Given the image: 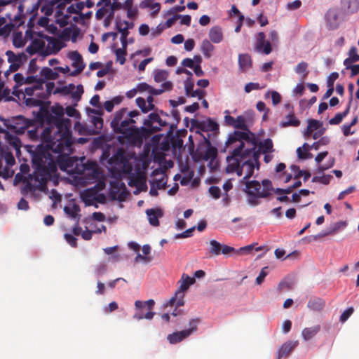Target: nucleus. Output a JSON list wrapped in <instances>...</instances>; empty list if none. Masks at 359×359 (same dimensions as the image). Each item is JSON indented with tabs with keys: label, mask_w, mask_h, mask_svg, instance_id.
<instances>
[{
	"label": "nucleus",
	"mask_w": 359,
	"mask_h": 359,
	"mask_svg": "<svg viewBox=\"0 0 359 359\" xmlns=\"http://www.w3.org/2000/svg\"><path fill=\"white\" fill-rule=\"evenodd\" d=\"M333 177L331 175H324L323 176H315L312 178V182H318L325 185L330 184Z\"/></svg>",
	"instance_id": "a19ab883"
},
{
	"label": "nucleus",
	"mask_w": 359,
	"mask_h": 359,
	"mask_svg": "<svg viewBox=\"0 0 359 359\" xmlns=\"http://www.w3.org/2000/svg\"><path fill=\"white\" fill-rule=\"evenodd\" d=\"M348 55L350 60H351L354 62L359 61V55L357 53V48L355 46H353L350 48Z\"/></svg>",
	"instance_id": "13d9d810"
},
{
	"label": "nucleus",
	"mask_w": 359,
	"mask_h": 359,
	"mask_svg": "<svg viewBox=\"0 0 359 359\" xmlns=\"http://www.w3.org/2000/svg\"><path fill=\"white\" fill-rule=\"evenodd\" d=\"M210 252L215 255H219L221 254L222 245L215 240H211L210 241Z\"/></svg>",
	"instance_id": "79ce46f5"
},
{
	"label": "nucleus",
	"mask_w": 359,
	"mask_h": 359,
	"mask_svg": "<svg viewBox=\"0 0 359 359\" xmlns=\"http://www.w3.org/2000/svg\"><path fill=\"white\" fill-rule=\"evenodd\" d=\"M69 57L72 60V67L75 68L70 75L76 76L79 74L85 68L82 56L78 51H72L69 54Z\"/></svg>",
	"instance_id": "2eb2a0df"
},
{
	"label": "nucleus",
	"mask_w": 359,
	"mask_h": 359,
	"mask_svg": "<svg viewBox=\"0 0 359 359\" xmlns=\"http://www.w3.org/2000/svg\"><path fill=\"white\" fill-rule=\"evenodd\" d=\"M168 77V73L164 70H156L154 72V81L160 83L165 81Z\"/></svg>",
	"instance_id": "de8ad7c7"
},
{
	"label": "nucleus",
	"mask_w": 359,
	"mask_h": 359,
	"mask_svg": "<svg viewBox=\"0 0 359 359\" xmlns=\"http://www.w3.org/2000/svg\"><path fill=\"white\" fill-rule=\"evenodd\" d=\"M155 305V302L153 299H149L147 301L136 300L135 302V313L133 315V318L137 320L142 319L151 320L154 318L155 312L152 310Z\"/></svg>",
	"instance_id": "0eeeda50"
},
{
	"label": "nucleus",
	"mask_w": 359,
	"mask_h": 359,
	"mask_svg": "<svg viewBox=\"0 0 359 359\" xmlns=\"http://www.w3.org/2000/svg\"><path fill=\"white\" fill-rule=\"evenodd\" d=\"M325 305V301L319 297H313L309 299L307 307L311 310L320 311Z\"/></svg>",
	"instance_id": "393cba45"
},
{
	"label": "nucleus",
	"mask_w": 359,
	"mask_h": 359,
	"mask_svg": "<svg viewBox=\"0 0 359 359\" xmlns=\"http://www.w3.org/2000/svg\"><path fill=\"white\" fill-rule=\"evenodd\" d=\"M196 280L194 278H191L188 275L183 274L180 280V287L176 291V295L180 297V299L178 302L179 306H184V291L188 290V288L193 284H194Z\"/></svg>",
	"instance_id": "f8f14e48"
},
{
	"label": "nucleus",
	"mask_w": 359,
	"mask_h": 359,
	"mask_svg": "<svg viewBox=\"0 0 359 359\" xmlns=\"http://www.w3.org/2000/svg\"><path fill=\"white\" fill-rule=\"evenodd\" d=\"M297 154L298 158L300 159L304 160V159L311 158L312 157V154L309 153V151L304 152L302 150L301 147L297 148Z\"/></svg>",
	"instance_id": "69168bd1"
},
{
	"label": "nucleus",
	"mask_w": 359,
	"mask_h": 359,
	"mask_svg": "<svg viewBox=\"0 0 359 359\" xmlns=\"http://www.w3.org/2000/svg\"><path fill=\"white\" fill-rule=\"evenodd\" d=\"M40 123H53L55 130L53 137L51 130L47 127L43 130L41 139L44 144L38 145L32 151V167L34 168L36 181L45 184L51 174L57 170L54 157L50 153L51 150L58 154L57 163L62 170H66L72 166V161L69 156L72 152V137L70 130L71 123L69 119L54 118L46 109H40L36 116Z\"/></svg>",
	"instance_id": "f257e3e1"
},
{
	"label": "nucleus",
	"mask_w": 359,
	"mask_h": 359,
	"mask_svg": "<svg viewBox=\"0 0 359 359\" xmlns=\"http://www.w3.org/2000/svg\"><path fill=\"white\" fill-rule=\"evenodd\" d=\"M25 0H18L16 1H13V3H18L19 5L18 6V13L14 17V22H15V25L18 24V26H20L24 23L23 19L25 18V14L24 13L25 10Z\"/></svg>",
	"instance_id": "b1692460"
},
{
	"label": "nucleus",
	"mask_w": 359,
	"mask_h": 359,
	"mask_svg": "<svg viewBox=\"0 0 359 359\" xmlns=\"http://www.w3.org/2000/svg\"><path fill=\"white\" fill-rule=\"evenodd\" d=\"M320 327L317 325L310 327L304 328L302 332V336L305 341H308L313 338L320 331Z\"/></svg>",
	"instance_id": "a878e982"
},
{
	"label": "nucleus",
	"mask_w": 359,
	"mask_h": 359,
	"mask_svg": "<svg viewBox=\"0 0 359 359\" xmlns=\"http://www.w3.org/2000/svg\"><path fill=\"white\" fill-rule=\"evenodd\" d=\"M194 83L191 78H188L184 81V89L187 95H189V94L194 90Z\"/></svg>",
	"instance_id": "3c124183"
},
{
	"label": "nucleus",
	"mask_w": 359,
	"mask_h": 359,
	"mask_svg": "<svg viewBox=\"0 0 359 359\" xmlns=\"http://www.w3.org/2000/svg\"><path fill=\"white\" fill-rule=\"evenodd\" d=\"M116 61L120 63V65H124L126 62V55H127L126 50L117 48L115 51Z\"/></svg>",
	"instance_id": "a18cd8bd"
},
{
	"label": "nucleus",
	"mask_w": 359,
	"mask_h": 359,
	"mask_svg": "<svg viewBox=\"0 0 359 359\" xmlns=\"http://www.w3.org/2000/svg\"><path fill=\"white\" fill-rule=\"evenodd\" d=\"M322 126V123L315 119H310L308 121L309 130H316Z\"/></svg>",
	"instance_id": "5fc2aeb1"
},
{
	"label": "nucleus",
	"mask_w": 359,
	"mask_h": 359,
	"mask_svg": "<svg viewBox=\"0 0 359 359\" xmlns=\"http://www.w3.org/2000/svg\"><path fill=\"white\" fill-rule=\"evenodd\" d=\"M4 123L11 131L16 134H23L25 130L34 123V121L25 118L23 116L19 115L11 118L4 119Z\"/></svg>",
	"instance_id": "423d86ee"
},
{
	"label": "nucleus",
	"mask_w": 359,
	"mask_h": 359,
	"mask_svg": "<svg viewBox=\"0 0 359 359\" xmlns=\"http://www.w3.org/2000/svg\"><path fill=\"white\" fill-rule=\"evenodd\" d=\"M209 38L213 43L221 42L223 39L222 29L218 26L212 27L209 32Z\"/></svg>",
	"instance_id": "bb28decb"
},
{
	"label": "nucleus",
	"mask_w": 359,
	"mask_h": 359,
	"mask_svg": "<svg viewBox=\"0 0 359 359\" xmlns=\"http://www.w3.org/2000/svg\"><path fill=\"white\" fill-rule=\"evenodd\" d=\"M297 345V341H287L283 344L278 352L277 359L288 356Z\"/></svg>",
	"instance_id": "6ab92c4d"
},
{
	"label": "nucleus",
	"mask_w": 359,
	"mask_h": 359,
	"mask_svg": "<svg viewBox=\"0 0 359 359\" xmlns=\"http://www.w3.org/2000/svg\"><path fill=\"white\" fill-rule=\"evenodd\" d=\"M39 98L31 97H25V99H22L23 100V102L25 104L27 107H40L43 104L42 100Z\"/></svg>",
	"instance_id": "e433bc0d"
},
{
	"label": "nucleus",
	"mask_w": 359,
	"mask_h": 359,
	"mask_svg": "<svg viewBox=\"0 0 359 359\" xmlns=\"http://www.w3.org/2000/svg\"><path fill=\"white\" fill-rule=\"evenodd\" d=\"M30 10L31 9H29V8L27 9V13L32 15L31 18H29V20L27 22L28 29L25 32V35H26L27 38H28V39L33 38L34 32L32 31V29L34 26V21H35L36 17L37 15V12L30 13Z\"/></svg>",
	"instance_id": "cd10ccee"
},
{
	"label": "nucleus",
	"mask_w": 359,
	"mask_h": 359,
	"mask_svg": "<svg viewBox=\"0 0 359 359\" xmlns=\"http://www.w3.org/2000/svg\"><path fill=\"white\" fill-rule=\"evenodd\" d=\"M83 201L87 205H91L95 200V192L92 190H86L81 195Z\"/></svg>",
	"instance_id": "58836bf2"
},
{
	"label": "nucleus",
	"mask_w": 359,
	"mask_h": 359,
	"mask_svg": "<svg viewBox=\"0 0 359 359\" xmlns=\"http://www.w3.org/2000/svg\"><path fill=\"white\" fill-rule=\"evenodd\" d=\"M209 192L212 196V197H214L216 199H217L220 197L221 191L218 187H215V186L210 187L209 188Z\"/></svg>",
	"instance_id": "774afa93"
},
{
	"label": "nucleus",
	"mask_w": 359,
	"mask_h": 359,
	"mask_svg": "<svg viewBox=\"0 0 359 359\" xmlns=\"http://www.w3.org/2000/svg\"><path fill=\"white\" fill-rule=\"evenodd\" d=\"M346 222H338L334 224V225L331 227H330V233H332V235H334L337 233L341 228H344L346 226Z\"/></svg>",
	"instance_id": "8fccbe9b"
},
{
	"label": "nucleus",
	"mask_w": 359,
	"mask_h": 359,
	"mask_svg": "<svg viewBox=\"0 0 359 359\" xmlns=\"http://www.w3.org/2000/svg\"><path fill=\"white\" fill-rule=\"evenodd\" d=\"M194 126L197 129L203 132H217L219 130V125L211 118L202 121H195Z\"/></svg>",
	"instance_id": "dca6fc26"
},
{
	"label": "nucleus",
	"mask_w": 359,
	"mask_h": 359,
	"mask_svg": "<svg viewBox=\"0 0 359 359\" xmlns=\"http://www.w3.org/2000/svg\"><path fill=\"white\" fill-rule=\"evenodd\" d=\"M326 18L331 25H332L334 27H337L339 14L335 9L329 10L326 14Z\"/></svg>",
	"instance_id": "c9c22d12"
},
{
	"label": "nucleus",
	"mask_w": 359,
	"mask_h": 359,
	"mask_svg": "<svg viewBox=\"0 0 359 359\" xmlns=\"http://www.w3.org/2000/svg\"><path fill=\"white\" fill-rule=\"evenodd\" d=\"M14 81L16 83V86H15L16 89L18 88V86H22V84H25V77L24 76L20 73H16L14 75Z\"/></svg>",
	"instance_id": "338daca9"
},
{
	"label": "nucleus",
	"mask_w": 359,
	"mask_h": 359,
	"mask_svg": "<svg viewBox=\"0 0 359 359\" xmlns=\"http://www.w3.org/2000/svg\"><path fill=\"white\" fill-rule=\"evenodd\" d=\"M59 74L57 72L53 71L49 67H43L40 71V78L38 82H42L41 86L46 83L47 80H55L58 78Z\"/></svg>",
	"instance_id": "f3484780"
},
{
	"label": "nucleus",
	"mask_w": 359,
	"mask_h": 359,
	"mask_svg": "<svg viewBox=\"0 0 359 359\" xmlns=\"http://www.w3.org/2000/svg\"><path fill=\"white\" fill-rule=\"evenodd\" d=\"M87 113L90 118V121L93 124V128L89 129L88 134L89 135H97L100 134L103 128V111L102 109H95L90 107L86 109Z\"/></svg>",
	"instance_id": "9b49d317"
},
{
	"label": "nucleus",
	"mask_w": 359,
	"mask_h": 359,
	"mask_svg": "<svg viewBox=\"0 0 359 359\" xmlns=\"http://www.w3.org/2000/svg\"><path fill=\"white\" fill-rule=\"evenodd\" d=\"M265 34L262 32L257 35V41L255 46V50L265 55H269L272 51L271 43L265 40Z\"/></svg>",
	"instance_id": "4468645a"
},
{
	"label": "nucleus",
	"mask_w": 359,
	"mask_h": 359,
	"mask_svg": "<svg viewBox=\"0 0 359 359\" xmlns=\"http://www.w3.org/2000/svg\"><path fill=\"white\" fill-rule=\"evenodd\" d=\"M54 4L53 1L46 2L41 7V11L45 14V16H50L53 12Z\"/></svg>",
	"instance_id": "c03bdc74"
},
{
	"label": "nucleus",
	"mask_w": 359,
	"mask_h": 359,
	"mask_svg": "<svg viewBox=\"0 0 359 359\" xmlns=\"http://www.w3.org/2000/svg\"><path fill=\"white\" fill-rule=\"evenodd\" d=\"M136 104L141 109L143 113H147L148 109L147 108L146 101L142 97H137L136 99Z\"/></svg>",
	"instance_id": "052dcab7"
},
{
	"label": "nucleus",
	"mask_w": 359,
	"mask_h": 359,
	"mask_svg": "<svg viewBox=\"0 0 359 359\" xmlns=\"http://www.w3.org/2000/svg\"><path fill=\"white\" fill-rule=\"evenodd\" d=\"M339 78V74L337 72H332L330 74L327 79V87H334V81Z\"/></svg>",
	"instance_id": "680f3d73"
},
{
	"label": "nucleus",
	"mask_w": 359,
	"mask_h": 359,
	"mask_svg": "<svg viewBox=\"0 0 359 359\" xmlns=\"http://www.w3.org/2000/svg\"><path fill=\"white\" fill-rule=\"evenodd\" d=\"M74 89H75V86L74 84L71 83L68 86H65L62 88H56L54 90L53 94L62 93L64 95H69V94H71L72 91Z\"/></svg>",
	"instance_id": "37998d69"
},
{
	"label": "nucleus",
	"mask_w": 359,
	"mask_h": 359,
	"mask_svg": "<svg viewBox=\"0 0 359 359\" xmlns=\"http://www.w3.org/2000/svg\"><path fill=\"white\" fill-rule=\"evenodd\" d=\"M65 238L66 241L73 248H76L77 246V238L70 234V233H65Z\"/></svg>",
	"instance_id": "864d4df0"
},
{
	"label": "nucleus",
	"mask_w": 359,
	"mask_h": 359,
	"mask_svg": "<svg viewBox=\"0 0 359 359\" xmlns=\"http://www.w3.org/2000/svg\"><path fill=\"white\" fill-rule=\"evenodd\" d=\"M245 142L249 144L252 147L242 149V154H246L249 156L251 161L257 165V169L259 168V158L262 151L257 147L258 144V139L252 133H246L241 131H234L231 134L226 142V147L227 148H233L236 144Z\"/></svg>",
	"instance_id": "20e7f679"
},
{
	"label": "nucleus",
	"mask_w": 359,
	"mask_h": 359,
	"mask_svg": "<svg viewBox=\"0 0 359 359\" xmlns=\"http://www.w3.org/2000/svg\"><path fill=\"white\" fill-rule=\"evenodd\" d=\"M200 323L199 318L191 319L189 323V327L182 331L175 332L168 335L167 339L171 344H175L189 337L193 332H196L198 325Z\"/></svg>",
	"instance_id": "1a4fd4ad"
},
{
	"label": "nucleus",
	"mask_w": 359,
	"mask_h": 359,
	"mask_svg": "<svg viewBox=\"0 0 359 359\" xmlns=\"http://www.w3.org/2000/svg\"><path fill=\"white\" fill-rule=\"evenodd\" d=\"M46 92H43L41 90V93H36V97H41V99H45L48 96H49L52 93H53V89L55 88V83L53 82H48L46 84Z\"/></svg>",
	"instance_id": "4c0bfd02"
},
{
	"label": "nucleus",
	"mask_w": 359,
	"mask_h": 359,
	"mask_svg": "<svg viewBox=\"0 0 359 359\" xmlns=\"http://www.w3.org/2000/svg\"><path fill=\"white\" fill-rule=\"evenodd\" d=\"M146 129H149L151 131V135L161 130L162 127L167 126L168 125V120L163 118L160 114L156 109L154 112L149 114L148 118L143 122Z\"/></svg>",
	"instance_id": "9d476101"
},
{
	"label": "nucleus",
	"mask_w": 359,
	"mask_h": 359,
	"mask_svg": "<svg viewBox=\"0 0 359 359\" xmlns=\"http://www.w3.org/2000/svg\"><path fill=\"white\" fill-rule=\"evenodd\" d=\"M238 64L242 70H246L251 67L252 60L248 54H240L238 56Z\"/></svg>",
	"instance_id": "c756f323"
},
{
	"label": "nucleus",
	"mask_w": 359,
	"mask_h": 359,
	"mask_svg": "<svg viewBox=\"0 0 359 359\" xmlns=\"http://www.w3.org/2000/svg\"><path fill=\"white\" fill-rule=\"evenodd\" d=\"M243 147L244 144L240 143L231 148L232 151L226 158L227 165L225 168L228 174L236 173L238 177L244 174L241 182L250 180L254 174L255 169L257 168V165L251 161L247 154H242Z\"/></svg>",
	"instance_id": "7ed1b4c3"
},
{
	"label": "nucleus",
	"mask_w": 359,
	"mask_h": 359,
	"mask_svg": "<svg viewBox=\"0 0 359 359\" xmlns=\"http://www.w3.org/2000/svg\"><path fill=\"white\" fill-rule=\"evenodd\" d=\"M5 161L8 165H13L15 163V158L11 152L6 151L4 154Z\"/></svg>",
	"instance_id": "0e129e2a"
},
{
	"label": "nucleus",
	"mask_w": 359,
	"mask_h": 359,
	"mask_svg": "<svg viewBox=\"0 0 359 359\" xmlns=\"http://www.w3.org/2000/svg\"><path fill=\"white\" fill-rule=\"evenodd\" d=\"M32 43L27 47V52L33 55L39 51L42 50L45 47V42L41 39H36L33 36Z\"/></svg>",
	"instance_id": "412c9836"
},
{
	"label": "nucleus",
	"mask_w": 359,
	"mask_h": 359,
	"mask_svg": "<svg viewBox=\"0 0 359 359\" xmlns=\"http://www.w3.org/2000/svg\"><path fill=\"white\" fill-rule=\"evenodd\" d=\"M42 82H36V84H34L32 87L25 88V92L23 93L22 90H16V88H13V94L18 97L20 101H22V99H25V97H31L36 95V93H41V90H43V86H41Z\"/></svg>",
	"instance_id": "ddd939ff"
},
{
	"label": "nucleus",
	"mask_w": 359,
	"mask_h": 359,
	"mask_svg": "<svg viewBox=\"0 0 359 359\" xmlns=\"http://www.w3.org/2000/svg\"><path fill=\"white\" fill-rule=\"evenodd\" d=\"M110 13L109 17L114 18V13L116 11L120 10L123 8V5L120 2L114 1L113 3L110 2V4L109 5Z\"/></svg>",
	"instance_id": "09e8293b"
},
{
	"label": "nucleus",
	"mask_w": 359,
	"mask_h": 359,
	"mask_svg": "<svg viewBox=\"0 0 359 359\" xmlns=\"http://www.w3.org/2000/svg\"><path fill=\"white\" fill-rule=\"evenodd\" d=\"M140 115L137 110L128 111L124 107L115 112L110 126L116 134H121L122 137L131 145H141L144 140L151 136V131L144 127L137 128L135 117Z\"/></svg>",
	"instance_id": "f03ea898"
},
{
	"label": "nucleus",
	"mask_w": 359,
	"mask_h": 359,
	"mask_svg": "<svg viewBox=\"0 0 359 359\" xmlns=\"http://www.w3.org/2000/svg\"><path fill=\"white\" fill-rule=\"evenodd\" d=\"M350 105H351V101L349 102L346 109H345V111L342 113H337L333 118H332L331 119H330L329 121V123L330 125H338L339 124L343 118L344 117H346L348 114L349 113V110H350Z\"/></svg>",
	"instance_id": "473e14b6"
},
{
	"label": "nucleus",
	"mask_w": 359,
	"mask_h": 359,
	"mask_svg": "<svg viewBox=\"0 0 359 359\" xmlns=\"http://www.w3.org/2000/svg\"><path fill=\"white\" fill-rule=\"evenodd\" d=\"M344 11L349 14L356 13L359 10V0H341Z\"/></svg>",
	"instance_id": "4be33fe9"
},
{
	"label": "nucleus",
	"mask_w": 359,
	"mask_h": 359,
	"mask_svg": "<svg viewBox=\"0 0 359 359\" xmlns=\"http://www.w3.org/2000/svg\"><path fill=\"white\" fill-rule=\"evenodd\" d=\"M85 4L83 1L76 3L75 5H71L67 8V12L70 14L81 13L84 8Z\"/></svg>",
	"instance_id": "ea45409f"
},
{
	"label": "nucleus",
	"mask_w": 359,
	"mask_h": 359,
	"mask_svg": "<svg viewBox=\"0 0 359 359\" xmlns=\"http://www.w3.org/2000/svg\"><path fill=\"white\" fill-rule=\"evenodd\" d=\"M285 121H282L280 125L283 127L294 126L297 127L300 124V121L295 117L294 114H290L285 117Z\"/></svg>",
	"instance_id": "72a5a7b5"
},
{
	"label": "nucleus",
	"mask_w": 359,
	"mask_h": 359,
	"mask_svg": "<svg viewBox=\"0 0 359 359\" xmlns=\"http://www.w3.org/2000/svg\"><path fill=\"white\" fill-rule=\"evenodd\" d=\"M204 140L206 144V149L204 151L202 147H198L196 149L194 154V158L196 161H213L217 156V149L212 145L210 140V135H208V137H204Z\"/></svg>",
	"instance_id": "6e6552de"
},
{
	"label": "nucleus",
	"mask_w": 359,
	"mask_h": 359,
	"mask_svg": "<svg viewBox=\"0 0 359 359\" xmlns=\"http://www.w3.org/2000/svg\"><path fill=\"white\" fill-rule=\"evenodd\" d=\"M121 168L122 172L125 174H129L132 171V165L129 163L128 158H126V161H124L121 165H119Z\"/></svg>",
	"instance_id": "bf43d9fd"
},
{
	"label": "nucleus",
	"mask_w": 359,
	"mask_h": 359,
	"mask_svg": "<svg viewBox=\"0 0 359 359\" xmlns=\"http://www.w3.org/2000/svg\"><path fill=\"white\" fill-rule=\"evenodd\" d=\"M194 229H195L194 226L189 228V229H187L186 231H184V232L175 235V238H185L190 237V236H191L192 233L194 231Z\"/></svg>",
	"instance_id": "e2e57ef3"
},
{
	"label": "nucleus",
	"mask_w": 359,
	"mask_h": 359,
	"mask_svg": "<svg viewBox=\"0 0 359 359\" xmlns=\"http://www.w3.org/2000/svg\"><path fill=\"white\" fill-rule=\"evenodd\" d=\"M109 12L110 10L109 6H102L96 11L95 18L97 20H100L106 16V20L110 22L114 18L109 17Z\"/></svg>",
	"instance_id": "2f4dec72"
},
{
	"label": "nucleus",
	"mask_w": 359,
	"mask_h": 359,
	"mask_svg": "<svg viewBox=\"0 0 359 359\" xmlns=\"http://www.w3.org/2000/svg\"><path fill=\"white\" fill-rule=\"evenodd\" d=\"M149 222L154 226H159V217L163 216V212L161 209H148L146 210Z\"/></svg>",
	"instance_id": "aec40b11"
},
{
	"label": "nucleus",
	"mask_w": 359,
	"mask_h": 359,
	"mask_svg": "<svg viewBox=\"0 0 359 359\" xmlns=\"http://www.w3.org/2000/svg\"><path fill=\"white\" fill-rule=\"evenodd\" d=\"M267 269L268 266H265L262 269L259 276L256 278V283L257 285H261L264 282L265 277L268 274Z\"/></svg>",
	"instance_id": "603ef678"
},
{
	"label": "nucleus",
	"mask_w": 359,
	"mask_h": 359,
	"mask_svg": "<svg viewBox=\"0 0 359 359\" xmlns=\"http://www.w3.org/2000/svg\"><path fill=\"white\" fill-rule=\"evenodd\" d=\"M257 147L262 151V154L272 153L274 151L273 142L270 138H267L263 142L258 141Z\"/></svg>",
	"instance_id": "c85d7f7f"
},
{
	"label": "nucleus",
	"mask_w": 359,
	"mask_h": 359,
	"mask_svg": "<svg viewBox=\"0 0 359 359\" xmlns=\"http://www.w3.org/2000/svg\"><path fill=\"white\" fill-rule=\"evenodd\" d=\"M354 309L353 307H349L346 309L340 316V321L344 323L348 320V318L352 315Z\"/></svg>",
	"instance_id": "6e6d98bb"
},
{
	"label": "nucleus",
	"mask_w": 359,
	"mask_h": 359,
	"mask_svg": "<svg viewBox=\"0 0 359 359\" xmlns=\"http://www.w3.org/2000/svg\"><path fill=\"white\" fill-rule=\"evenodd\" d=\"M233 127L235 128H237V129L243 130H244L243 132L251 133L248 129V126L246 125V121L243 116H237V118L235 119V123H234V125Z\"/></svg>",
	"instance_id": "f704fd0d"
},
{
	"label": "nucleus",
	"mask_w": 359,
	"mask_h": 359,
	"mask_svg": "<svg viewBox=\"0 0 359 359\" xmlns=\"http://www.w3.org/2000/svg\"><path fill=\"white\" fill-rule=\"evenodd\" d=\"M307 68H308V64L306 62H301L296 66L295 72L297 74H302V73L306 72L307 74H308V72H306Z\"/></svg>",
	"instance_id": "4d7b16f0"
},
{
	"label": "nucleus",
	"mask_w": 359,
	"mask_h": 359,
	"mask_svg": "<svg viewBox=\"0 0 359 359\" xmlns=\"http://www.w3.org/2000/svg\"><path fill=\"white\" fill-rule=\"evenodd\" d=\"M242 183L245 184L243 191L247 194L248 202L252 206L258 205L260 203L259 198L269 196L273 190L272 182L268 179L263 180L262 183L249 180Z\"/></svg>",
	"instance_id": "39448f33"
},
{
	"label": "nucleus",
	"mask_w": 359,
	"mask_h": 359,
	"mask_svg": "<svg viewBox=\"0 0 359 359\" xmlns=\"http://www.w3.org/2000/svg\"><path fill=\"white\" fill-rule=\"evenodd\" d=\"M126 156L123 149H118L116 152L109 158L108 163L112 167H118L124 161H126Z\"/></svg>",
	"instance_id": "a211bd4d"
},
{
	"label": "nucleus",
	"mask_w": 359,
	"mask_h": 359,
	"mask_svg": "<svg viewBox=\"0 0 359 359\" xmlns=\"http://www.w3.org/2000/svg\"><path fill=\"white\" fill-rule=\"evenodd\" d=\"M83 93V88L82 85H78L76 88L73 90L71 93L72 97L76 102L81 100V95Z\"/></svg>",
	"instance_id": "49530a36"
},
{
	"label": "nucleus",
	"mask_w": 359,
	"mask_h": 359,
	"mask_svg": "<svg viewBox=\"0 0 359 359\" xmlns=\"http://www.w3.org/2000/svg\"><path fill=\"white\" fill-rule=\"evenodd\" d=\"M214 49V46L208 40L205 39L202 41L201 50L206 58L211 57Z\"/></svg>",
	"instance_id": "7c9ffc66"
},
{
	"label": "nucleus",
	"mask_w": 359,
	"mask_h": 359,
	"mask_svg": "<svg viewBox=\"0 0 359 359\" xmlns=\"http://www.w3.org/2000/svg\"><path fill=\"white\" fill-rule=\"evenodd\" d=\"M80 207L79 205H77L75 203H73L72 204L69 205H66L64 208V212L69 215L72 219H76L77 222H79L80 219Z\"/></svg>",
	"instance_id": "5701e85b"
}]
</instances>
